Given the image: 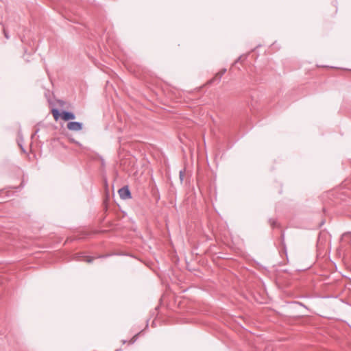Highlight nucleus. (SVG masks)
Wrapping results in <instances>:
<instances>
[{"label": "nucleus", "instance_id": "f257e3e1", "mask_svg": "<svg viewBox=\"0 0 351 351\" xmlns=\"http://www.w3.org/2000/svg\"><path fill=\"white\" fill-rule=\"evenodd\" d=\"M67 128L71 131H80L83 128L82 123L80 122H69L67 123Z\"/></svg>", "mask_w": 351, "mask_h": 351}, {"label": "nucleus", "instance_id": "f03ea898", "mask_svg": "<svg viewBox=\"0 0 351 351\" xmlns=\"http://www.w3.org/2000/svg\"><path fill=\"white\" fill-rule=\"evenodd\" d=\"M119 196L122 199H128L130 197V192L127 187L121 188L119 190Z\"/></svg>", "mask_w": 351, "mask_h": 351}, {"label": "nucleus", "instance_id": "7ed1b4c3", "mask_svg": "<svg viewBox=\"0 0 351 351\" xmlns=\"http://www.w3.org/2000/svg\"><path fill=\"white\" fill-rule=\"evenodd\" d=\"M75 118V116L72 112L64 111L61 113V119L64 121L73 120Z\"/></svg>", "mask_w": 351, "mask_h": 351}, {"label": "nucleus", "instance_id": "20e7f679", "mask_svg": "<svg viewBox=\"0 0 351 351\" xmlns=\"http://www.w3.org/2000/svg\"><path fill=\"white\" fill-rule=\"evenodd\" d=\"M51 114L56 121H58L60 117H61V113L57 109H53L51 110Z\"/></svg>", "mask_w": 351, "mask_h": 351}, {"label": "nucleus", "instance_id": "39448f33", "mask_svg": "<svg viewBox=\"0 0 351 351\" xmlns=\"http://www.w3.org/2000/svg\"><path fill=\"white\" fill-rule=\"evenodd\" d=\"M86 261L89 263V262H90V261H91V259H90V258H87Z\"/></svg>", "mask_w": 351, "mask_h": 351}]
</instances>
